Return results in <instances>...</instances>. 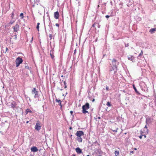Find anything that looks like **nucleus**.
I'll use <instances>...</instances> for the list:
<instances>
[{"label": "nucleus", "instance_id": "obj_1", "mask_svg": "<svg viewBox=\"0 0 156 156\" xmlns=\"http://www.w3.org/2000/svg\"><path fill=\"white\" fill-rule=\"evenodd\" d=\"M119 62L115 59H113L112 61V64H111L109 70L110 73L114 76L116 73L117 70V65H118Z\"/></svg>", "mask_w": 156, "mask_h": 156}, {"label": "nucleus", "instance_id": "obj_2", "mask_svg": "<svg viewBox=\"0 0 156 156\" xmlns=\"http://www.w3.org/2000/svg\"><path fill=\"white\" fill-rule=\"evenodd\" d=\"M89 104L88 103H86L84 105H83L82 107V108L83 109V113L84 114H86V113H87L89 114L88 111H87V110L89 109Z\"/></svg>", "mask_w": 156, "mask_h": 156}, {"label": "nucleus", "instance_id": "obj_3", "mask_svg": "<svg viewBox=\"0 0 156 156\" xmlns=\"http://www.w3.org/2000/svg\"><path fill=\"white\" fill-rule=\"evenodd\" d=\"M36 89L35 88H34L32 90V94H34V97L35 98H39V95L38 94V91L36 90Z\"/></svg>", "mask_w": 156, "mask_h": 156}, {"label": "nucleus", "instance_id": "obj_4", "mask_svg": "<svg viewBox=\"0 0 156 156\" xmlns=\"http://www.w3.org/2000/svg\"><path fill=\"white\" fill-rule=\"evenodd\" d=\"M23 60L20 57L17 58L16 60V67H18L22 63Z\"/></svg>", "mask_w": 156, "mask_h": 156}, {"label": "nucleus", "instance_id": "obj_5", "mask_svg": "<svg viewBox=\"0 0 156 156\" xmlns=\"http://www.w3.org/2000/svg\"><path fill=\"white\" fill-rule=\"evenodd\" d=\"M75 135L78 137H80L84 135L83 132L81 130L78 131L76 133Z\"/></svg>", "mask_w": 156, "mask_h": 156}, {"label": "nucleus", "instance_id": "obj_6", "mask_svg": "<svg viewBox=\"0 0 156 156\" xmlns=\"http://www.w3.org/2000/svg\"><path fill=\"white\" fill-rule=\"evenodd\" d=\"M14 31L17 32L19 29V25L18 23H16L15 26L13 27Z\"/></svg>", "mask_w": 156, "mask_h": 156}, {"label": "nucleus", "instance_id": "obj_7", "mask_svg": "<svg viewBox=\"0 0 156 156\" xmlns=\"http://www.w3.org/2000/svg\"><path fill=\"white\" fill-rule=\"evenodd\" d=\"M153 120V119L150 117H147L146 118V123L147 124H150L151 123Z\"/></svg>", "mask_w": 156, "mask_h": 156}, {"label": "nucleus", "instance_id": "obj_8", "mask_svg": "<svg viewBox=\"0 0 156 156\" xmlns=\"http://www.w3.org/2000/svg\"><path fill=\"white\" fill-rule=\"evenodd\" d=\"M9 105L12 108H14L16 105V102L15 101H12V103H8Z\"/></svg>", "mask_w": 156, "mask_h": 156}, {"label": "nucleus", "instance_id": "obj_9", "mask_svg": "<svg viewBox=\"0 0 156 156\" xmlns=\"http://www.w3.org/2000/svg\"><path fill=\"white\" fill-rule=\"evenodd\" d=\"M40 124L39 123H37L35 126V129L37 130H39L41 128V126Z\"/></svg>", "mask_w": 156, "mask_h": 156}, {"label": "nucleus", "instance_id": "obj_10", "mask_svg": "<svg viewBox=\"0 0 156 156\" xmlns=\"http://www.w3.org/2000/svg\"><path fill=\"white\" fill-rule=\"evenodd\" d=\"M143 85L144 86V87H143V85L141 86V88L142 89V90H144V91H147L148 90V88L146 85L144 83H143Z\"/></svg>", "mask_w": 156, "mask_h": 156}, {"label": "nucleus", "instance_id": "obj_11", "mask_svg": "<svg viewBox=\"0 0 156 156\" xmlns=\"http://www.w3.org/2000/svg\"><path fill=\"white\" fill-rule=\"evenodd\" d=\"M31 150L34 152H35L38 151V149L37 147L33 146L31 148Z\"/></svg>", "mask_w": 156, "mask_h": 156}, {"label": "nucleus", "instance_id": "obj_12", "mask_svg": "<svg viewBox=\"0 0 156 156\" xmlns=\"http://www.w3.org/2000/svg\"><path fill=\"white\" fill-rule=\"evenodd\" d=\"M54 16L55 18L56 19H58L59 18V14L58 11L54 12Z\"/></svg>", "mask_w": 156, "mask_h": 156}, {"label": "nucleus", "instance_id": "obj_13", "mask_svg": "<svg viewBox=\"0 0 156 156\" xmlns=\"http://www.w3.org/2000/svg\"><path fill=\"white\" fill-rule=\"evenodd\" d=\"M75 150L76 152L78 154L82 153V150L79 147L76 148Z\"/></svg>", "mask_w": 156, "mask_h": 156}, {"label": "nucleus", "instance_id": "obj_14", "mask_svg": "<svg viewBox=\"0 0 156 156\" xmlns=\"http://www.w3.org/2000/svg\"><path fill=\"white\" fill-rule=\"evenodd\" d=\"M128 58L129 60H131L133 62L134 61V60L135 59L134 57L133 56H129Z\"/></svg>", "mask_w": 156, "mask_h": 156}, {"label": "nucleus", "instance_id": "obj_15", "mask_svg": "<svg viewBox=\"0 0 156 156\" xmlns=\"http://www.w3.org/2000/svg\"><path fill=\"white\" fill-rule=\"evenodd\" d=\"M156 30V29L155 28H152L150 30L149 32L151 34H153L155 33Z\"/></svg>", "mask_w": 156, "mask_h": 156}, {"label": "nucleus", "instance_id": "obj_16", "mask_svg": "<svg viewBox=\"0 0 156 156\" xmlns=\"http://www.w3.org/2000/svg\"><path fill=\"white\" fill-rule=\"evenodd\" d=\"M77 140L79 142H81L82 141V139L81 137H78Z\"/></svg>", "mask_w": 156, "mask_h": 156}, {"label": "nucleus", "instance_id": "obj_17", "mask_svg": "<svg viewBox=\"0 0 156 156\" xmlns=\"http://www.w3.org/2000/svg\"><path fill=\"white\" fill-rule=\"evenodd\" d=\"M133 88H134V90H135V92L137 93V94H140V93H139V92L137 90L136 87H135V86H134V85H133Z\"/></svg>", "mask_w": 156, "mask_h": 156}, {"label": "nucleus", "instance_id": "obj_18", "mask_svg": "<svg viewBox=\"0 0 156 156\" xmlns=\"http://www.w3.org/2000/svg\"><path fill=\"white\" fill-rule=\"evenodd\" d=\"M143 55V51L142 50H141L140 53L139 54V55H138V58H140V57L141 56H142Z\"/></svg>", "mask_w": 156, "mask_h": 156}, {"label": "nucleus", "instance_id": "obj_19", "mask_svg": "<svg viewBox=\"0 0 156 156\" xmlns=\"http://www.w3.org/2000/svg\"><path fill=\"white\" fill-rule=\"evenodd\" d=\"M26 114H27L29 112H32L29 109H27L26 110Z\"/></svg>", "mask_w": 156, "mask_h": 156}, {"label": "nucleus", "instance_id": "obj_20", "mask_svg": "<svg viewBox=\"0 0 156 156\" xmlns=\"http://www.w3.org/2000/svg\"><path fill=\"white\" fill-rule=\"evenodd\" d=\"M106 105L108 107H110L111 106V104L109 102H108L106 104Z\"/></svg>", "mask_w": 156, "mask_h": 156}, {"label": "nucleus", "instance_id": "obj_21", "mask_svg": "<svg viewBox=\"0 0 156 156\" xmlns=\"http://www.w3.org/2000/svg\"><path fill=\"white\" fill-rule=\"evenodd\" d=\"M39 25H40V23H37L36 28H37V30L38 31H39Z\"/></svg>", "mask_w": 156, "mask_h": 156}, {"label": "nucleus", "instance_id": "obj_22", "mask_svg": "<svg viewBox=\"0 0 156 156\" xmlns=\"http://www.w3.org/2000/svg\"><path fill=\"white\" fill-rule=\"evenodd\" d=\"M115 155H119V151H116L115 152Z\"/></svg>", "mask_w": 156, "mask_h": 156}, {"label": "nucleus", "instance_id": "obj_23", "mask_svg": "<svg viewBox=\"0 0 156 156\" xmlns=\"http://www.w3.org/2000/svg\"><path fill=\"white\" fill-rule=\"evenodd\" d=\"M25 68L27 69H29V67L27 64H25Z\"/></svg>", "mask_w": 156, "mask_h": 156}, {"label": "nucleus", "instance_id": "obj_24", "mask_svg": "<svg viewBox=\"0 0 156 156\" xmlns=\"http://www.w3.org/2000/svg\"><path fill=\"white\" fill-rule=\"evenodd\" d=\"M55 101H56L57 102H58V103H61V101L60 100H59V99H55Z\"/></svg>", "mask_w": 156, "mask_h": 156}, {"label": "nucleus", "instance_id": "obj_25", "mask_svg": "<svg viewBox=\"0 0 156 156\" xmlns=\"http://www.w3.org/2000/svg\"><path fill=\"white\" fill-rule=\"evenodd\" d=\"M50 56H51V58L52 59L54 58V56L53 55H52L51 53H50Z\"/></svg>", "mask_w": 156, "mask_h": 156}, {"label": "nucleus", "instance_id": "obj_26", "mask_svg": "<svg viewBox=\"0 0 156 156\" xmlns=\"http://www.w3.org/2000/svg\"><path fill=\"white\" fill-rule=\"evenodd\" d=\"M66 81H64V85H65V87H64V88H66L67 87V86L66 85Z\"/></svg>", "mask_w": 156, "mask_h": 156}, {"label": "nucleus", "instance_id": "obj_27", "mask_svg": "<svg viewBox=\"0 0 156 156\" xmlns=\"http://www.w3.org/2000/svg\"><path fill=\"white\" fill-rule=\"evenodd\" d=\"M14 21L11 20L9 22V24H12L14 23Z\"/></svg>", "mask_w": 156, "mask_h": 156}, {"label": "nucleus", "instance_id": "obj_28", "mask_svg": "<svg viewBox=\"0 0 156 156\" xmlns=\"http://www.w3.org/2000/svg\"><path fill=\"white\" fill-rule=\"evenodd\" d=\"M49 37L50 39H51L52 38V35L51 34H50L49 35Z\"/></svg>", "mask_w": 156, "mask_h": 156}, {"label": "nucleus", "instance_id": "obj_29", "mask_svg": "<svg viewBox=\"0 0 156 156\" xmlns=\"http://www.w3.org/2000/svg\"><path fill=\"white\" fill-rule=\"evenodd\" d=\"M14 36H15L14 39H15V40H16V39H17V35H16V34L14 35Z\"/></svg>", "mask_w": 156, "mask_h": 156}, {"label": "nucleus", "instance_id": "obj_30", "mask_svg": "<svg viewBox=\"0 0 156 156\" xmlns=\"http://www.w3.org/2000/svg\"><path fill=\"white\" fill-rule=\"evenodd\" d=\"M106 90H109V87H106Z\"/></svg>", "mask_w": 156, "mask_h": 156}, {"label": "nucleus", "instance_id": "obj_31", "mask_svg": "<svg viewBox=\"0 0 156 156\" xmlns=\"http://www.w3.org/2000/svg\"><path fill=\"white\" fill-rule=\"evenodd\" d=\"M143 136V135H141L140 136H139V138H140V139H141Z\"/></svg>", "mask_w": 156, "mask_h": 156}, {"label": "nucleus", "instance_id": "obj_32", "mask_svg": "<svg viewBox=\"0 0 156 156\" xmlns=\"http://www.w3.org/2000/svg\"><path fill=\"white\" fill-rule=\"evenodd\" d=\"M23 15V13H21L20 15V16H22Z\"/></svg>", "mask_w": 156, "mask_h": 156}, {"label": "nucleus", "instance_id": "obj_33", "mask_svg": "<svg viewBox=\"0 0 156 156\" xmlns=\"http://www.w3.org/2000/svg\"><path fill=\"white\" fill-rule=\"evenodd\" d=\"M105 17L106 18H109V16L108 15H106V16Z\"/></svg>", "mask_w": 156, "mask_h": 156}, {"label": "nucleus", "instance_id": "obj_34", "mask_svg": "<svg viewBox=\"0 0 156 156\" xmlns=\"http://www.w3.org/2000/svg\"><path fill=\"white\" fill-rule=\"evenodd\" d=\"M55 26L58 27H59V24L58 23H57L55 24Z\"/></svg>", "mask_w": 156, "mask_h": 156}, {"label": "nucleus", "instance_id": "obj_35", "mask_svg": "<svg viewBox=\"0 0 156 156\" xmlns=\"http://www.w3.org/2000/svg\"><path fill=\"white\" fill-rule=\"evenodd\" d=\"M76 1L77 2H78V6H79L80 5V2H79L78 1V0H76Z\"/></svg>", "mask_w": 156, "mask_h": 156}, {"label": "nucleus", "instance_id": "obj_36", "mask_svg": "<svg viewBox=\"0 0 156 156\" xmlns=\"http://www.w3.org/2000/svg\"><path fill=\"white\" fill-rule=\"evenodd\" d=\"M76 49H75V50H74V54H76Z\"/></svg>", "mask_w": 156, "mask_h": 156}, {"label": "nucleus", "instance_id": "obj_37", "mask_svg": "<svg viewBox=\"0 0 156 156\" xmlns=\"http://www.w3.org/2000/svg\"><path fill=\"white\" fill-rule=\"evenodd\" d=\"M70 113L72 115V114L73 113V111H70Z\"/></svg>", "mask_w": 156, "mask_h": 156}, {"label": "nucleus", "instance_id": "obj_38", "mask_svg": "<svg viewBox=\"0 0 156 156\" xmlns=\"http://www.w3.org/2000/svg\"><path fill=\"white\" fill-rule=\"evenodd\" d=\"M113 131L115 132H117V129H116V130H113Z\"/></svg>", "mask_w": 156, "mask_h": 156}, {"label": "nucleus", "instance_id": "obj_39", "mask_svg": "<svg viewBox=\"0 0 156 156\" xmlns=\"http://www.w3.org/2000/svg\"><path fill=\"white\" fill-rule=\"evenodd\" d=\"M8 50V48L6 47V51H7Z\"/></svg>", "mask_w": 156, "mask_h": 156}, {"label": "nucleus", "instance_id": "obj_40", "mask_svg": "<svg viewBox=\"0 0 156 156\" xmlns=\"http://www.w3.org/2000/svg\"><path fill=\"white\" fill-rule=\"evenodd\" d=\"M144 128H146L147 129V125H145V127H144Z\"/></svg>", "mask_w": 156, "mask_h": 156}, {"label": "nucleus", "instance_id": "obj_41", "mask_svg": "<svg viewBox=\"0 0 156 156\" xmlns=\"http://www.w3.org/2000/svg\"><path fill=\"white\" fill-rule=\"evenodd\" d=\"M59 105L61 106V107H62V105H61V103H59Z\"/></svg>", "mask_w": 156, "mask_h": 156}, {"label": "nucleus", "instance_id": "obj_42", "mask_svg": "<svg viewBox=\"0 0 156 156\" xmlns=\"http://www.w3.org/2000/svg\"><path fill=\"white\" fill-rule=\"evenodd\" d=\"M130 152V153H133V151H131Z\"/></svg>", "mask_w": 156, "mask_h": 156}, {"label": "nucleus", "instance_id": "obj_43", "mask_svg": "<svg viewBox=\"0 0 156 156\" xmlns=\"http://www.w3.org/2000/svg\"><path fill=\"white\" fill-rule=\"evenodd\" d=\"M144 138H146V136L145 135H144Z\"/></svg>", "mask_w": 156, "mask_h": 156}, {"label": "nucleus", "instance_id": "obj_44", "mask_svg": "<svg viewBox=\"0 0 156 156\" xmlns=\"http://www.w3.org/2000/svg\"><path fill=\"white\" fill-rule=\"evenodd\" d=\"M94 25H95V24H93V25H92V26H93V27H94Z\"/></svg>", "mask_w": 156, "mask_h": 156}, {"label": "nucleus", "instance_id": "obj_45", "mask_svg": "<svg viewBox=\"0 0 156 156\" xmlns=\"http://www.w3.org/2000/svg\"><path fill=\"white\" fill-rule=\"evenodd\" d=\"M98 119H100V118H100V117H98Z\"/></svg>", "mask_w": 156, "mask_h": 156}, {"label": "nucleus", "instance_id": "obj_46", "mask_svg": "<svg viewBox=\"0 0 156 156\" xmlns=\"http://www.w3.org/2000/svg\"><path fill=\"white\" fill-rule=\"evenodd\" d=\"M69 129H72V128L71 127H70L69 128Z\"/></svg>", "mask_w": 156, "mask_h": 156}, {"label": "nucleus", "instance_id": "obj_47", "mask_svg": "<svg viewBox=\"0 0 156 156\" xmlns=\"http://www.w3.org/2000/svg\"><path fill=\"white\" fill-rule=\"evenodd\" d=\"M28 122H29V121H27V122H26V123H28Z\"/></svg>", "mask_w": 156, "mask_h": 156}, {"label": "nucleus", "instance_id": "obj_48", "mask_svg": "<svg viewBox=\"0 0 156 156\" xmlns=\"http://www.w3.org/2000/svg\"><path fill=\"white\" fill-rule=\"evenodd\" d=\"M140 132H141V134H142V132L141 131Z\"/></svg>", "mask_w": 156, "mask_h": 156}, {"label": "nucleus", "instance_id": "obj_49", "mask_svg": "<svg viewBox=\"0 0 156 156\" xmlns=\"http://www.w3.org/2000/svg\"><path fill=\"white\" fill-rule=\"evenodd\" d=\"M72 156H76L75 154H73Z\"/></svg>", "mask_w": 156, "mask_h": 156}, {"label": "nucleus", "instance_id": "obj_50", "mask_svg": "<svg viewBox=\"0 0 156 156\" xmlns=\"http://www.w3.org/2000/svg\"><path fill=\"white\" fill-rule=\"evenodd\" d=\"M94 101V99H93L92 101Z\"/></svg>", "mask_w": 156, "mask_h": 156}, {"label": "nucleus", "instance_id": "obj_51", "mask_svg": "<svg viewBox=\"0 0 156 156\" xmlns=\"http://www.w3.org/2000/svg\"><path fill=\"white\" fill-rule=\"evenodd\" d=\"M33 37H32V41L33 40Z\"/></svg>", "mask_w": 156, "mask_h": 156}, {"label": "nucleus", "instance_id": "obj_52", "mask_svg": "<svg viewBox=\"0 0 156 156\" xmlns=\"http://www.w3.org/2000/svg\"><path fill=\"white\" fill-rule=\"evenodd\" d=\"M134 149H135V150H136V148H135Z\"/></svg>", "mask_w": 156, "mask_h": 156}, {"label": "nucleus", "instance_id": "obj_53", "mask_svg": "<svg viewBox=\"0 0 156 156\" xmlns=\"http://www.w3.org/2000/svg\"><path fill=\"white\" fill-rule=\"evenodd\" d=\"M60 90L62 91V89H60Z\"/></svg>", "mask_w": 156, "mask_h": 156}, {"label": "nucleus", "instance_id": "obj_54", "mask_svg": "<svg viewBox=\"0 0 156 156\" xmlns=\"http://www.w3.org/2000/svg\"><path fill=\"white\" fill-rule=\"evenodd\" d=\"M99 7V5H98V7Z\"/></svg>", "mask_w": 156, "mask_h": 156}, {"label": "nucleus", "instance_id": "obj_55", "mask_svg": "<svg viewBox=\"0 0 156 156\" xmlns=\"http://www.w3.org/2000/svg\"><path fill=\"white\" fill-rule=\"evenodd\" d=\"M118 155H115V156H117Z\"/></svg>", "mask_w": 156, "mask_h": 156}, {"label": "nucleus", "instance_id": "obj_56", "mask_svg": "<svg viewBox=\"0 0 156 156\" xmlns=\"http://www.w3.org/2000/svg\"><path fill=\"white\" fill-rule=\"evenodd\" d=\"M87 156H90L89 155H87Z\"/></svg>", "mask_w": 156, "mask_h": 156}, {"label": "nucleus", "instance_id": "obj_57", "mask_svg": "<svg viewBox=\"0 0 156 156\" xmlns=\"http://www.w3.org/2000/svg\"><path fill=\"white\" fill-rule=\"evenodd\" d=\"M105 5L106 3H104Z\"/></svg>", "mask_w": 156, "mask_h": 156}, {"label": "nucleus", "instance_id": "obj_58", "mask_svg": "<svg viewBox=\"0 0 156 156\" xmlns=\"http://www.w3.org/2000/svg\"><path fill=\"white\" fill-rule=\"evenodd\" d=\"M13 16V14H12V16Z\"/></svg>", "mask_w": 156, "mask_h": 156}]
</instances>
